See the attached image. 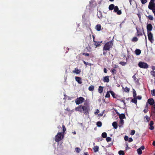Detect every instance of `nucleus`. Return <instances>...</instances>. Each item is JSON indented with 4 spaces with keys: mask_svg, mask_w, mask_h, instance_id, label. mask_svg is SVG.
Wrapping results in <instances>:
<instances>
[{
    "mask_svg": "<svg viewBox=\"0 0 155 155\" xmlns=\"http://www.w3.org/2000/svg\"><path fill=\"white\" fill-rule=\"evenodd\" d=\"M124 91L126 92H129L130 91V89L128 87H126L125 88Z\"/></svg>",
    "mask_w": 155,
    "mask_h": 155,
    "instance_id": "nucleus-41",
    "label": "nucleus"
},
{
    "mask_svg": "<svg viewBox=\"0 0 155 155\" xmlns=\"http://www.w3.org/2000/svg\"><path fill=\"white\" fill-rule=\"evenodd\" d=\"M103 55H104V56H106L107 53V50H104L103 49Z\"/></svg>",
    "mask_w": 155,
    "mask_h": 155,
    "instance_id": "nucleus-42",
    "label": "nucleus"
},
{
    "mask_svg": "<svg viewBox=\"0 0 155 155\" xmlns=\"http://www.w3.org/2000/svg\"><path fill=\"white\" fill-rule=\"evenodd\" d=\"M63 132H58L55 136L54 139L56 142H59L64 137L65 133L66 130V128L64 125H62Z\"/></svg>",
    "mask_w": 155,
    "mask_h": 155,
    "instance_id": "nucleus-2",
    "label": "nucleus"
},
{
    "mask_svg": "<svg viewBox=\"0 0 155 155\" xmlns=\"http://www.w3.org/2000/svg\"><path fill=\"white\" fill-rule=\"evenodd\" d=\"M118 153L119 155H124L125 154L123 150H120L118 152Z\"/></svg>",
    "mask_w": 155,
    "mask_h": 155,
    "instance_id": "nucleus-34",
    "label": "nucleus"
},
{
    "mask_svg": "<svg viewBox=\"0 0 155 155\" xmlns=\"http://www.w3.org/2000/svg\"><path fill=\"white\" fill-rule=\"evenodd\" d=\"M138 38L136 37H134L132 40V41L133 42H136L138 41Z\"/></svg>",
    "mask_w": 155,
    "mask_h": 155,
    "instance_id": "nucleus-35",
    "label": "nucleus"
},
{
    "mask_svg": "<svg viewBox=\"0 0 155 155\" xmlns=\"http://www.w3.org/2000/svg\"><path fill=\"white\" fill-rule=\"evenodd\" d=\"M82 55L85 56H89V53H82Z\"/></svg>",
    "mask_w": 155,
    "mask_h": 155,
    "instance_id": "nucleus-46",
    "label": "nucleus"
},
{
    "mask_svg": "<svg viewBox=\"0 0 155 155\" xmlns=\"http://www.w3.org/2000/svg\"><path fill=\"white\" fill-rule=\"evenodd\" d=\"M103 81L104 82H108L109 81V76H107L104 77L103 78Z\"/></svg>",
    "mask_w": 155,
    "mask_h": 155,
    "instance_id": "nucleus-14",
    "label": "nucleus"
},
{
    "mask_svg": "<svg viewBox=\"0 0 155 155\" xmlns=\"http://www.w3.org/2000/svg\"><path fill=\"white\" fill-rule=\"evenodd\" d=\"M151 94L153 96H155V90L154 89L153 90L151 91Z\"/></svg>",
    "mask_w": 155,
    "mask_h": 155,
    "instance_id": "nucleus-40",
    "label": "nucleus"
},
{
    "mask_svg": "<svg viewBox=\"0 0 155 155\" xmlns=\"http://www.w3.org/2000/svg\"><path fill=\"white\" fill-rule=\"evenodd\" d=\"M135 133V131L134 130H132L131 131V132L130 133V135H134Z\"/></svg>",
    "mask_w": 155,
    "mask_h": 155,
    "instance_id": "nucleus-43",
    "label": "nucleus"
},
{
    "mask_svg": "<svg viewBox=\"0 0 155 155\" xmlns=\"http://www.w3.org/2000/svg\"><path fill=\"white\" fill-rule=\"evenodd\" d=\"M110 91H107V94H106V95H105V97H107V98L110 97Z\"/></svg>",
    "mask_w": 155,
    "mask_h": 155,
    "instance_id": "nucleus-32",
    "label": "nucleus"
},
{
    "mask_svg": "<svg viewBox=\"0 0 155 155\" xmlns=\"http://www.w3.org/2000/svg\"><path fill=\"white\" fill-rule=\"evenodd\" d=\"M75 79L76 81L79 84H81L82 83L81 78L79 77H75Z\"/></svg>",
    "mask_w": 155,
    "mask_h": 155,
    "instance_id": "nucleus-12",
    "label": "nucleus"
},
{
    "mask_svg": "<svg viewBox=\"0 0 155 155\" xmlns=\"http://www.w3.org/2000/svg\"><path fill=\"white\" fill-rule=\"evenodd\" d=\"M113 43L112 41H110L105 43L103 48L104 50L110 51L112 48Z\"/></svg>",
    "mask_w": 155,
    "mask_h": 155,
    "instance_id": "nucleus-3",
    "label": "nucleus"
},
{
    "mask_svg": "<svg viewBox=\"0 0 155 155\" xmlns=\"http://www.w3.org/2000/svg\"><path fill=\"white\" fill-rule=\"evenodd\" d=\"M101 136L102 137L105 138L107 137V134L106 132H103L102 133Z\"/></svg>",
    "mask_w": 155,
    "mask_h": 155,
    "instance_id": "nucleus-29",
    "label": "nucleus"
},
{
    "mask_svg": "<svg viewBox=\"0 0 155 155\" xmlns=\"http://www.w3.org/2000/svg\"><path fill=\"white\" fill-rule=\"evenodd\" d=\"M110 93L111 94V95H112L113 97L114 98H116V96L115 94L114 93V92H113V91H110Z\"/></svg>",
    "mask_w": 155,
    "mask_h": 155,
    "instance_id": "nucleus-22",
    "label": "nucleus"
},
{
    "mask_svg": "<svg viewBox=\"0 0 155 155\" xmlns=\"http://www.w3.org/2000/svg\"><path fill=\"white\" fill-rule=\"evenodd\" d=\"M151 116L153 119H155V104L152 107Z\"/></svg>",
    "mask_w": 155,
    "mask_h": 155,
    "instance_id": "nucleus-7",
    "label": "nucleus"
},
{
    "mask_svg": "<svg viewBox=\"0 0 155 155\" xmlns=\"http://www.w3.org/2000/svg\"><path fill=\"white\" fill-rule=\"evenodd\" d=\"M85 101L84 98L82 97H77L75 100V102L77 104L79 105L83 103Z\"/></svg>",
    "mask_w": 155,
    "mask_h": 155,
    "instance_id": "nucleus-4",
    "label": "nucleus"
},
{
    "mask_svg": "<svg viewBox=\"0 0 155 155\" xmlns=\"http://www.w3.org/2000/svg\"><path fill=\"white\" fill-rule=\"evenodd\" d=\"M99 110L98 109H97V110H96V111L95 112V113H94V114H97L98 113H99Z\"/></svg>",
    "mask_w": 155,
    "mask_h": 155,
    "instance_id": "nucleus-54",
    "label": "nucleus"
},
{
    "mask_svg": "<svg viewBox=\"0 0 155 155\" xmlns=\"http://www.w3.org/2000/svg\"><path fill=\"white\" fill-rule=\"evenodd\" d=\"M106 140L107 142H109L111 141V138L110 137H106Z\"/></svg>",
    "mask_w": 155,
    "mask_h": 155,
    "instance_id": "nucleus-33",
    "label": "nucleus"
},
{
    "mask_svg": "<svg viewBox=\"0 0 155 155\" xmlns=\"http://www.w3.org/2000/svg\"><path fill=\"white\" fill-rule=\"evenodd\" d=\"M144 118L146 119L147 122H148L150 120V118L147 115L145 116Z\"/></svg>",
    "mask_w": 155,
    "mask_h": 155,
    "instance_id": "nucleus-44",
    "label": "nucleus"
},
{
    "mask_svg": "<svg viewBox=\"0 0 155 155\" xmlns=\"http://www.w3.org/2000/svg\"><path fill=\"white\" fill-rule=\"evenodd\" d=\"M128 140L129 142H130L133 141V140L132 138L130 137L128 139Z\"/></svg>",
    "mask_w": 155,
    "mask_h": 155,
    "instance_id": "nucleus-52",
    "label": "nucleus"
},
{
    "mask_svg": "<svg viewBox=\"0 0 155 155\" xmlns=\"http://www.w3.org/2000/svg\"><path fill=\"white\" fill-rule=\"evenodd\" d=\"M84 155H88V153L87 152H85L84 153Z\"/></svg>",
    "mask_w": 155,
    "mask_h": 155,
    "instance_id": "nucleus-62",
    "label": "nucleus"
},
{
    "mask_svg": "<svg viewBox=\"0 0 155 155\" xmlns=\"http://www.w3.org/2000/svg\"><path fill=\"white\" fill-rule=\"evenodd\" d=\"M98 116H102V115H103V114H98Z\"/></svg>",
    "mask_w": 155,
    "mask_h": 155,
    "instance_id": "nucleus-63",
    "label": "nucleus"
},
{
    "mask_svg": "<svg viewBox=\"0 0 155 155\" xmlns=\"http://www.w3.org/2000/svg\"><path fill=\"white\" fill-rule=\"evenodd\" d=\"M101 27L100 24H97L95 26V29L97 31H99L101 30Z\"/></svg>",
    "mask_w": 155,
    "mask_h": 155,
    "instance_id": "nucleus-15",
    "label": "nucleus"
},
{
    "mask_svg": "<svg viewBox=\"0 0 155 155\" xmlns=\"http://www.w3.org/2000/svg\"><path fill=\"white\" fill-rule=\"evenodd\" d=\"M117 71L116 69H111V73L113 75L116 74V73Z\"/></svg>",
    "mask_w": 155,
    "mask_h": 155,
    "instance_id": "nucleus-31",
    "label": "nucleus"
},
{
    "mask_svg": "<svg viewBox=\"0 0 155 155\" xmlns=\"http://www.w3.org/2000/svg\"><path fill=\"white\" fill-rule=\"evenodd\" d=\"M81 72L80 70H78L75 68L74 70L73 71V73H76L77 74H79Z\"/></svg>",
    "mask_w": 155,
    "mask_h": 155,
    "instance_id": "nucleus-18",
    "label": "nucleus"
},
{
    "mask_svg": "<svg viewBox=\"0 0 155 155\" xmlns=\"http://www.w3.org/2000/svg\"><path fill=\"white\" fill-rule=\"evenodd\" d=\"M104 87L101 86H100L98 90L99 93L101 94L103 91Z\"/></svg>",
    "mask_w": 155,
    "mask_h": 155,
    "instance_id": "nucleus-17",
    "label": "nucleus"
},
{
    "mask_svg": "<svg viewBox=\"0 0 155 155\" xmlns=\"http://www.w3.org/2000/svg\"><path fill=\"white\" fill-rule=\"evenodd\" d=\"M148 18L150 20H153V16L151 15H149L148 16Z\"/></svg>",
    "mask_w": 155,
    "mask_h": 155,
    "instance_id": "nucleus-37",
    "label": "nucleus"
},
{
    "mask_svg": "<svg viewBox=\"0 0 155 155\" xmlns=\"http://www.w3.org/2000/svg\"><path fill=\"white\" fill-rule=\"evenodd\" d=\"M148 104H147L146 106H145V108H147V109H148Z\"/></svg>",
    "mask_w": 155,
    "mask_h": 155,
    "instance_id": "nucleus-60",
    "label": "nucleus"
},
{
    "mask_svg": "<svg viewBox=\"0 0 155 155\" xmlns=\"http://www.w3.org/2000/svg\"><path fill=\"white\" fill-rule=\"evenodd\" d=\"M138 65L140 68H147L149 67V66L147 63L142 62H140Z\"/></svg>",
    "mask_w": 155,
    "mask_h": 155,
    "instance_id": "nucleus-5",
    "label": "nucleus"
},
{
    "mask_svg": "<svg viewBox=\"0 0 155 155\" xmlns=\"http://www.w3.org/2000/svg\"><path fill=\"white\" fill-rule=\"evenodd\" d=\"M131 102L136 104L137 102V98H134L132 100Z\"/></svg>",
    "mask_w": 155,
    "mask_h": 155,
    "instance_id": "nucleus-28",
    "label": "nucleus"
},
{
    "mask_svg": "<svg viewBox=\"0 0 155 155\" xmlns=\"http://www.w3.org/2000/svg\"><path fill=\"white\" fill-rule=\"evenodd\" d=\"M137 35L138 36H142V34L141 32L138 29H137Z\"/></svg>",
    "mask_w": 155,
    "mask_h": 155,
    "instance_id": "nucleus-36",
    "label": "nucleus"
},
{
    "mask_svg": "<svg viewBox=\"0 0 155 155\" xmlns=\"http://www.w3.org/2000/svg\"><path fill=\"white\" fill-rule=\"evenodd\" d=\"M112 124L114 128L116 129L117 128V124L116 122H114Z\"/></svg>",
    "mask_w": 155,
    "mask_h": 155,
    "instance_id": "nucleus-20",
    "label": "nucleus"
},
{
    "mask_svg": "<svg viewBox=\"0 0 155 155\" xmlns=\"http://www.w3.org/2000/svg\"><path fill=\"white\" fill-rule=\"evenodd\" d=\"M88 90L90 91H92L94 90V87L93 85H91L88 87Z\"/></svg>",
    "mask_w": 155,
    "mask_h": 155,
    "instance_id": "nucleus-27",
    "label": "nucleus"
},
{
    "mask_svg": "<svg viewBox=\"0 0 155 155\" xmlns=\"http://www.w3.org/2000/svg\"><path fill=\"white\" fill-rule=\"evenodd\" d=\"M104 72L105 73H107V69L105 68H104Z\"/></svg>",
    "mask_w": 155,
    "mask_h": 155,
    "instance_id": "nucleus-58",
    "label": "nucleus"
},
{
    "mask_svg": "<svg viewBox=\"0 0 155 155\" xmlns=\"http://www.w3.org/2000/svg\"><path fill=\"white\" fill-rule=\"evenodd\" d=\"M135 53L137 55H140L141 53V51L139 49H137L135 51Z\"/></svg>",
    "mask_w": 155,
    "mask_h": 155,
    "instance_id": "nucleus-19",
    "label": "nucleus"
},
{
    "mask_svg": "<svg viewBox=\"0 0 155 155\" xmlns=\"http://www.w3.org/2000/svg\"><path fill=\"white\" fill-rule=\"evenodd\" d=\"M96 124L98 127H101L102 126V123L101 121H98L97 123Z\"/></svg>",
    "mask_w": 155,
    "mask_h": 155,
    "instance_id": "nucleus-26",
    "label": "nucleus"
},
{
    "mask_svg": "<svg viewBox=\"0 0 155 155\" xmlns=\"http://www.w3.org/2000/svg\"><path fill=\"white\" fill-rule=\"evenodd\" d=\"M119 117L120 120H123L125 117V115L124 114H122L119 115Z\"/></svg>",
    "mask_w": 155,
    "mask_h": 155,
    "instance_id": "nucleus-25",
    "label": "nucleus"
},
{
    "mask_svg": "<svg viewBox=\"0 0 155 155\" xmlns=\"http://www.w3.org/2000/svg\"><path fill=\"white\" fill-rule=\"evenodd\" d=\"M153 28V27L151 24H148L147 26V29L148 31H151Z\"/></svg>",
    "mask_w": 155,
    "mask_h": 155,
    "instance_id": "nucleus-11",
    "label": "nucleus"
},
{
    "mask_svg": "<svg viewBox=\"0 0 155 155\" xmlns=\"http://www.w3.org/2000/svg\"><path fill=\"white\" fill-rule=\"evenodd\" d=\"M140 1L142 4H144L147 2V0H140Z\"/></svg>",
    "mask_w": 155,
    "mask_h": 155,
    "instance_id": "nucleus-47",
    "label": "nucleus"
},
{
    "mask_svg": "<svg viewBox=\"0 0 155 155\" xmlns=\"http://www.w3.org/2000/svg\"><path fill=\"white\" fill-rule=\"evenodd\" d=\"M75 110L76 111L83 113L85 115H88L90 111L89 104L85 102L83 105H80L76 107Z\"/></svg>",
    "mask_w": 155,
    "mask_h": 155,
    "instance_id": "nucleus-1",
    "label": "nucleus"
},
{
    "mask_svg": "<svg viewBox=\"0 0 155 155\" xmlns=\"http://www.w3.org/2000/svg\"><path fill=\"white\" fill-rule=\"evenodd\" d=\"M120 101L121 102H122L124 104V105L125 106H126V103L125 102V100H120Z\"/></svg>",
    "mask_w": 155,
    "mask_h": 155,
    "instance_id": "nucleus-48",
    "label": "nucleus"
},
{
    "mask_svg": "<svg viewBox=\"0 0 155 155\" xmlns=\"http://www.w3.org/2000/svg\"><path fill=\"white\" fill-rule=\"evenodd\" d=\"M83 62L84 64H85L86 66H87V65H89L90 66H91V64L90 63H89L87 62H85L84 61H83Z\"/></svg>",
    "mask_w": 155,
    "mask_h": 155,
    "instance_id": "nucleus-39",
    "label": "nucleus"
},
{
    "mask_svg": "<svg viewBox=\"0 0 155 155\" xmlns=\"http://www.w3.org/2000/svg\"><path fill=\"white\" fill-rule=\"evenodd\" d=\"M148 109H147V108H145V109L143 110V111L145 113H147V112H148Z\"/></svg>",
    "mask_w": 155,
    "mask_h": 155,
    "instance_id": "nucleus-51",
    "label": "nucleus"
},
{
    "mask_svg": "<svg viewBox=\"0 0 155 155\" xmlns=\"http://www.w3.org/2000/svg\"><path fill=\"white\" fill-rule=\"evenodd\" d=\"M147 36L149 40L151 43H153L154 40L153 38V35L150 31H148Z\"/></svg>",
    "mask_w": 155,
    "mask_h": 155,
    "instance_id": "nucleus-6",
    "label": "nucleus"
},
{
    "mask_svg": "<svg viewBox=\"0 0 155 155\" xmlns=\"http://www.w3.org/2000/svg\"><path fill=\"white\" fill-rule=\"evenodd\" d=\"M147 102L151 105L153 106L155 104L154 100L152 98L149 99L147 101Z\"/></svg>",
    "mask_w": 155,
    "mask_h": 155,
    "instance_id": "nucleus-10",
    "label": "nucleus"
},
{
    "mask_svg": "<svg viewBox=\"0 0 155 155\" xmlns=\"http://www.w3.org/2000/svg\"><path fill=\"white\" fill-rule=\"evenodd\" d=\"M99 149V147L97 146H95L93 148V150L94 152H97L98 151Z\"/></svg>",
    "mask_w": 155,
    "mask_h": 155,
    "instance_id": "nucleus-24",
    "label": "nucleus"
},
{
    "mask_svg": "<svg viewBox=\"0 0 155 155\" xmlns=\"http://www.w3.org/2000/svg\"><path fill=\"white\" fill-rule=\"evenodd\" d=\"M137 94L136 93V91L134 90V89H133V96L134 98H137Z\"/></svg>",
    "mask_w": 155,
    "mask_h": 155,
    "instance_id": "nucleus-30",
    "label": "nucleus"
},
{
    "mask_svg": "<svg viewBox=\"0 0 155 155\" xmlns=\"http://www.w3.org/2000/svg\"><path fill=\"white\" fill-rule=\"evenodd\" d=\"M153 121H151L150 124V126H153Z\"/></svg>",
    "mask_w": 155,
    "mask_h": 155,
    "instance_id": "nucleus-55",
    "label": "nucleus"
},
{
    "mask_svg": "<svg viewBox=\"0 0 155 155\" xmlns=\"http://www.w3.org/2000/svg\"><path fill=\"white\" fill-rule=\"evenodd\" d=\"M75 150L76 152L78 153H79L81 150L80 148L77 147L75 148Z\"/></svg>",
    "mask_w": 155,
    "mask_h": 155,
    "instance_id": "nucleus-38",
    "label": "nucleus"
},
{
    "mask_svg": "<svg viewBox=\"0 0 155 155\" xmlns=\"http://www.w3.org/2000/svg\"><path fill=\"white\" fill-rule=\"evenodd\" d=\"M119 64L123 66H124L126 64V62L124 61H121Z\"/></svg>",
    "mask_w": 155,
    "mask_h": 155,
    "instance_id": "nucleus-45",
    "label": "nucleus"
},
{
    "mask_svg": "<svg viewBox=\"0 0 155 155\" xmlns=\"http://www.w3.org/2000/svg\"><path fill=\"white\" fill-rule=\"evenodd\" d=\"M114 9V12H116L117 15H120L121 14V11L120 10H119V8L117 6H115Z\"/></svg>",
    "mask_w": 155,
    "mask_h": 155,
    "instance_id": "nucleus-8",
    "label": "nucleus"
},
{
    "mask_svg": "<svg viewBox=\"0 0 155 155\" xmlns=\"http://www.w3.org/2000/svg\"><path fill=\"white\" fill-rule=\"evenodd\" d=\"M92 37H93V40H94V38H95L94 36V35H92Z\"/></svg>",
    "mask_w": 155,
    "mask_h": 155,
    "instance_id": "nucleus-64",
    "label": "nucleus"
},
{
    "mask_svg": "<svg viewBox=\"0 0 155 155\" xmlns=\"http://www.w3.org/2000/svg\"><path fill=\"white\" fill-rule=\"evenodd\" d=\"M155 0H150L149 3L148 7H150L155 6V3H154Z\"/></svg>",
    "mask_w": 155,
    "mask_h": 155,
    "instance_id": "nucleus-13",
    "label": "nucleus"
},
{
    "mask_svg": "<svg viewBox=\"0 0 155 155\" xmlns=\"http://www.w3.org/2000/svg\"><path fill=\"white\" fill-rule=\"evenodd\" d=\"M149 129L150 130H153L154 129V127L153 126H150Z\"/></svg>",
    "mask_w": 155,
    "mask_h": 155,
    "instance_id": "nucleus-56",
    "label": "nucleus"
},
{
    "mask_svg": "<svg viewBox=\"0 0 155 155\" xmlns=\"http://www.w3.org/2000/svg\"><path fill=\"white\" fill-rule=\"evenodd\" d=\"M152 144L153 146H155V141H153Z\"/></svg>",
    "mask_w": 155,
    "mask_h": 155,
    "instance_id": "nucleus-61",
    "label": "nucleus"
},
{
    "mask_svg": "<svg viewBox=\"0 0 155 155\" xmlns=\"http://www.w3.org/2000/svg\"><path fill=\"white\" fill-rule=\"evenodd\" d=\"M144 149V147L142 146L137 150V153L138 154L140 155L142 153V151Z\"/></svg>",
    "mask_w": 155,
    "mask_h": 155,
    "instance_id": "nucleus-9",
    "label": "nucleus"
},
{
    "mask_svg": "<svg viewBox=\"0 0 155 155\" xmlns=\"http://www.w3.org/2000/svg\"><path fill=\"white\" fill-rule=\"evenodd\" d=\"M137 99H138L139 100H141L142 98V97L140 96H138L137 97Z\"/></svg>",
    "mask_w": 155,
    "mask_h": 155,
    "instance_id": "nucleus-57",
    "label": "nucleus"
},
{
    "mask_svg": "<svg viewBox=\"0 0 155 155\" xmlns=\"http://www.w3.org/2000/svg\"><path fill=\"white\" fill-rule=\"evenodd\" d=\"M124 140L125 141H127L128 140V137L127 136H125L124 137Z\"/></svg>",
    "mask_w": 155,
    "mask_h": 155,
    "instance_id": "nucleus-50",
    "label": "nucleus"
},
{
    "mask_svg": "<svg viewBox=\"0 0 155 155\" xmlns=\"http://www.w3.org/2000/svg\"><path fill=\"white\" fill-rule=\"evenodd\" d=\"M148 8L152 11V12L155 16V6H154L148 7Z\"/></svg>",
    "mask_w": 155,
    "mask_h": 155,
    "instance_id": "nucleus-21",
    "label": "nucleus"
},
{
    "mask_svg": "<svg viewBox=\"0 0 155 155\" xmlns=\"http://www.w3.org/2000/svg\"><path fill=\"white\" fill-rule=\"evenodd\" d=\"M93 41L94 42V45L96 46V47L100 46L101 45L100 44L102 42V41L97 42L95 41V40H93Z\"/></svg>",
    "mask_w": 155,
    "mask_h": 155,
    "instance_id": "nucleus-16",
    "label": "nucleus"
},
{
    "mask_svg": "<svg viewBox=\"0 0 155 155\" xmlns=\"http://www.w3.org/2000/svg\"><path fill=\"white\" fill-rule=\"evenodd\" d=\"M120 123L122 125H123L124 124V121L123 120H121Z\"/></svg>",
    "mask_w": 155,
    "mask_h": 155,
    "instance_id": "nucleus-53",
    "label": "nucleus"
},
{
    "mask_svg": "<svg viewBox=\"0 0 155 155\" xmlns=\"http://www.w3.org/2000/svg\"><path fill=\"white\" fill-rule=\"evenodd\" d=\"M151 74L153 76L155 77V71H151Z\"/></svg>",
    "mask_w": 155,
    "mask_h": 155,
    "instance_id": "nucleus-49",
    "label": "nucleus"
},
{
    "mask_svg": "<svg viewBox=\"0 0 155 155\" xmlns=\"http://www.w3.org/2000/svg\"><path fill=\"white\" fill-rule=\"evenodd\" d=\"M114 5L113 4H110L109 6V9L110 10H112L114 8Z\"/></svg>",
    "mask_w": 155,
    "mask_h": 155,
    "instance_id": "nucleus-23",
    "label": "nucleus"
},
{
    "mask_svg": "<svg viewBox=\"0 0 155 155\" xmlns=\"http://www.w3.org/2000/svg\"><path fill=\"white\" fill-rule=\"evenodd\" d=\"M65 110H67V111H70V110H71L69 108H68V107H67V108H66V109H65Z\"/></svg>",
    "mask_w": 155,
    "mask_h": 155,
    "instance_id": "nucleus-59",
    "label": "nucleus"
}]
</instances>
